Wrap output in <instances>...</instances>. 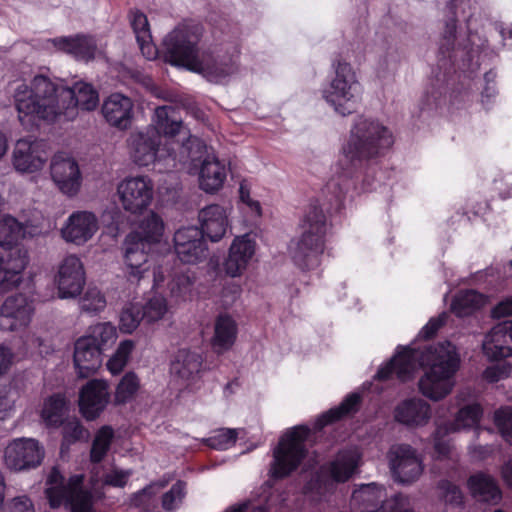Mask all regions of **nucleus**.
I'll use <instances>...</instances> for the list:
<instances>
[{"label": "nucleus", "instance_id": "obj_53", "mask_svg": "<svg viewBox=\"0 0 512 512\" xmlns=\"http://www.w3.org/2000/svg\"><path fill=\"white\" fill-rule=\"evenodd\" d=\"M105 306L106 299L96 288H89L80 300L81 310L91 314L100 312Z\"/></svg>", "mask_w": 512, "mask_h": 512}, {"label": "nucleus", "instance_id": "obj_24", "mask_svg": "<svg viewBox=\"0 0 512 512\" xmlns=\"http://www.w3.org/2000/svg\"><path fill=\"white\" fill-rule=\"evenodd\" d=\"M483 353L491 361L512 356V321L497 324L483 342Z\"/></svg>", "mask_w": 512, "mask_h": 512}, {"label": "nucleus", "instance_id": "obj_37", "mask_svg": "<svg viewBox=\"0 0 512 512\" xmlns=\"http://www.w3.org/2000/svg\"><path fill=\"white\" fill-rule=\"evenodd\" d=\"M130 22L142 54L147 59H153L157 54V49L155 45L152 44V36L147 16L140 10L131 11Z\"/></svg>", "mask_w": 512, "mask_h": 512}, {"label": "nucleus", "instance_id": "obj_39", "mask_svg": "<svg viewBox=\"0 0 512 512\" xmlns=\"http://www.w3.org/2000/svg\"><path fill=\"white\" fill-rule=\"evenodd\" d=\"M163 232L164 222L162 218L158 214L151 212L150 215L141 221L138 230L131 233H138L143 243L154 247L161 241Z\"/></svg>", "mask_w": 512, "mask_h": 512}, {"label": "nucleus", "instance_id": "obj_55", "mask_svg": "<svg viewBox=\"0 0 512 512\" xmlns=\"http://www.w3.org/2000/svg\"><path fill=\"white\" fill-rule=\"evenodd\" d=\"M186 483L179 480L172 485L169 491L162 496V508L167 511H174L185 496Z\"/></svg>", "mask_w": 512, "mask_h": 512}, {"label": "nucleus", "instance_id": "obj_28", "mask_svg": "<svg viewBox=\"0 0 512 512\" xmlns=\"http://www.w3.org/2000/svg\"><path fill=\"white\" fill-rule=\"evenodd\" d=\"M133 107L131 98L121 93H113L104 100L101 111L111 126L124 130L131 125Z\"/></svg>", "mask_w": 512, "mask_h": 512}, {"label": "nucleus", "instance_id": "obj_41", "mask_svg": "<svg viewBox=\"0 0 512 512\" xmlns=\"http://www.w3.org/2000/svg\"><path fill=\"white\" fill-rule=\"evenodd\" d=\"M113 438L114 431L110 426H103L97 431L90 450V461L92 463L98 464L103 461L110 449Z\"/></svg>", "mask_w": 512, "mask_h": 512}, {"label": "nucleus", "instance_id": "obj_6", "mask_svg": "<svg viewBox=\"0 0 512 512\" xmlns=\"http://www.w3.org/2000/svg\"><path fill=\"white\" fill-rule=\"evenodd\" d=\"M153 125L144 130L133 132L128 144L133 161L139 166L154 164L158 170L176 167L177 151L171 147L170 139L183 135L187 138L179 112L172 106H159L155 109Z\"/></svg>", "mask_w": 512, "mask_h": 512}, {"label": "nucleus", "instance_id": "obj_12", "mask_svg": "<svg viewBox=\"0 0 512 512\" xmlns=\"http://www.w3.org/2000/svg\"><path fill=\"white\" fill-rule=\"evenodd\" d=\"M45 451L32 438H18L10 442L4 451L6 466L14 471L34 469L41 465Z\"/></svg>", "mask_w": 512, "mask_h": 512}, {"label": "nucleus", "instance_id": "obj_57", "mask_svg": "<svg viewBox=\"0 0 512 512\" xmlns=\"http://www.w3.org/2000/svg\"><path fill=\"white\" fill-rule=\"evenodd\" d=\"M130 470L113 469L111 472L104 475L103 483L107 486L124 488L131 476Z\"/></svg>", "mask_w": 512, "mask_h": 512}, {"label": "nucleus", "instance_id": "obj_38", "mask_svg": "<svg viewBox=\"0 0 512 512\" xmlns=\"http://www.w3.org/2000/svg\"><path fill=\"white\" fill-rule=\"evenodd\" d=\"M484 304V297L481 293L467 289L458 292L450 305L451 311L457 317H465L480 309Z\"/></svg>", "mask_w": 512, "mask_h": 512}, {"label": "nucleus", "instance_id": "obj_29", "mask_svg": "<svg viewBox=\"0 0 512 512\" xmlns=\"http://www.w3.org/2000/svg\"><path fill=\"white\" fill-rule=\"evenodd\" d=\"M387 492L384 486L376 483L362 485L352 493L351 505L356 512H384Z\"/></svg>", "mask_w": 512, "mask_h": 512}, {"label": "nucleus", "instance_id": "obj_7", "mask_svg": "<svg viewBox=\"0 0 512 512\" xmlns=\"http://www.w3.org/2000/svg\"><path fill=\"white\" fill-rule=\"evenodd\" d=\"M392 132L379 121L360 117L350 131L343 153L350 162L384 155L393 145Z\"/></svg>", "mask_w": 512, "mask_h": 512}, {"label": "nucleus", "instance_id": "obj_33", "mask_svg": "<svg viewBox=\"0 0 512 512\" xmlns=\"http://www.w3.org/2000/svg\"><path fill=\"white\" fill-rule=\"evenodd\" d=\"M53 42L57 49L72 55L77 60L88 62L95 58L97 45L92 37L85 35L60 37Z\"/></svg>", "mask_w": 512, "mask_h": 512}, {"label": "nucleus", "instance_id": "obj_25", "mask_svg": "<svg viewBox=\"0 0 512 512\" xmlns=\"http://www.w3.org/2000/svg\"><path fill=\"white\" fill-rule=\"evenodd\" d=\"M255 249L256 242L250 234L236 237L230 246L228 257L224 262L226 274L231 277L241 275L255 254Z\"/></svg>", "mask_w": 512, "mask_h": 512}, {"label": "nucleus", "instance_id": "obj_30", "mask_svg": "<svg viewBox=\"0 0 512 512\" xmlns=\"http://www.w3.org/2000/svg\"><path fill=\"white\" fill-rule=\"evenodd\" d=\"M238 326L226 313L219 314L214 321V333L210 344L213 352L220 355L229 351L236 342Z\"/></svg>", "mask_w": 512, "mask_h": 512}, {"label": "nucleus", "instance_id": "obj_27", "mask_svg": "<svg viewBox=\"0 0 512 512\" xmlns=\"http://www.w3.org/2000/svg\"><path fill=\"white\" fill-rule=\"evenodd\" d=\"M391 470L397 481L412 483L421 475L423 466L410 445H400L391 460Z\"/></svg>", "mask_w": 512, "mask_h": 512}, {"label": "nucleus", "instance_id": "obj_13", "mask_svg": "<svg viewBox=\"0 0 512 512\" xmlns=\"http://www.w3.org/2000/svg\"><path fill=\"white\" fill-rule=\"evenodd\" d=\"M117 193L124 210L142 213L153 199V184L144 176L126 178L119 183Z\"/></svg>", "mask_w": 512, "mask_h": 512}, {"label": "nucleus", "instance_id": "obj_51", "mask_svg": "<svg viewBox=\"0 0 512 512\" xmlns=\"http://www.w3.org/2000/svg\"><path fill=\"white\" fill-rule=\"evenodd\" d=\"M167 311L165 298L154 296L145 305H141V313L144 321L153 323L160 320Z\"/></svg>", "mask_w": 512, "mask_h": 512}, {"label": "nucleus", "instance_id": "obj_59", "mask_svg": "<svg viewBox=\"0 0 512 512\" xmlns=\"http://www.w3.org/2000/svg\"><path fill=\"white\" fill-rule=\"evenodd\" d=\"M407 504L406 498L401 493H397L386 502L384 512H413L407 508Z\"/></svg>", "mask_w": 512, "mask_h": 512}, {"label": "nucleus", "instance_id": "obj_17", "mask_svg": "<svg viewBox=\"0 0 512 512\" xmlns=\"http://www.w3.org/2000/svg\"><path fill=\"white\" fill-rule=\"evenodd\" d=\"M124 247L128 280L139 281L149 271L147 263L154 247L143 243L138 233H129L125 238Z\"/></svg>", "mask_w": 512, "mask_h": 512}, {"label": "nucleus", "instance_id": "obj_45", "mask_svg": "<svg viewBox=\"0 0 512 512\" xmlns=\"http://www.w3.org/2000/svg\"><path fill=\"white\" fill-rule=\"evenodd\" d=\"M70 400L64 392H56L43 401L40 416H64L69 412Z\"/></svg>", "mask_w": 512, "mask_h": 512}, {"label": "nucleus", "instance_id": "obj_21", "mask_svg": "<svg viewBox=\"0 0 512 512\" xmlns=\"http://www.w3.org/2000/svg\"><path fill=\"white\" fill-rule=\"evenodd\" d=\"M50 173L53 181L64 194L69 196L77 194L81 186V173L74 159L55 155L51 162Z\"/></svg>", "mask_w": 512, "mask_h": 512}, {"label": "nucleus", "instance_id": "obj_20", "mask_svg": "<svg viewBox=\"0 0 512 512\" xmlns=\"http://www.w3.org/2000/svg\"><path fill=\"white\" fill-rule=\"evenodd\" d=\"M44 144L38 140L20 139L16 142L13 152V165L20 172L41 170L47 161Z\"/></svg>", "mask_w": 512, "mask_h": 512}, {"label": "nucleus", "instance_id": "obj_18", "mask_svg": "<svg viewBox=\"0 0 512 512\" xmlns=\"http://www.w3.org/2000/svg\"><path fill=\"white\" fill-rule=\"evenodd\" d=\"M33 313L32 302L24 294H16L5 299L0 308V328L15 331L26 327Z\"/></svg>", "mask_w": 512, "mask_h": 512}, {"label": "nucleus", "instance_id": "obj_9", "mask_svg": "<svg viewBox=\"0 0 512 512\" xmlns=\"http://www.w3.org/2000/svg\"><path fill=\"white\" fill-rule=\"evenodd\" d=\"M180 153L192 162L201 161L199 187L206 193H215L223 187L227 177L226 166L216 156L207 153L206 143L191 134L178 144Z\"/></svg>", "mask_w": 512, "mask_h": 512}, {"label": "nucleus", "instance_id": "obj_34", "mask_svg": "<svg viewBox=\"0 0 512 512\" xmlns=\"http://www.w3.org/2000/svg\"><path fill=\"white\" fill-rule=\"evenodd\" d=\"M360 461L359 453L344 450L340 451L332 461L325 463V465L336 483H345L356 473Z\"/></svg>", "mask_w": 512, "mask_h": 512}, {"label": "nucleus", "instance_id": "obj_46", "mask_svg": "<svg viewBox=\"0 0 512 512\" xmlns=\"http://www.w3.org/2000/svg\"><path fill=\"white\" fill-rule=\"evenodd\" d=\"M134 342L132 340H123L120 342L115 353L108 360L107 369L113 375H117L123 371L127 365L130 355L134 349Z\"/></svg>", "mask_w": 512, "mask_h": 512}, {"label": "nucleus", "instance_id": "obj_35", "mask_svg": "<svg viewBox=\"0 0 512 512\" xmlns=\"http://www.w3.org/2000/svg\"><path fill=\"white\" fill-rule=\"evenodd\" d=\"M481 418H453V421L445 426L437 424L433 432L434 451L438 459L448 458L451 452L450 444L443 436L457 432L466 426L478 425Z\"/></svg>", "mask_w": 512, "mask_h": 512}, {"label": "nucleus", "instance_id": "obj_26", "mask_svg": "<svg viewBox=\"0 0 512 512\" xmlns=\"http://www.w3.org/2000/svg\"><path fill=\"white\" fill-rule=\"evenodd\" d=\"M96 230L95 215L87 211H77L69 216L61 233L65 241L82 245L92 238Z\"/></svg>", "mask_w": 512, "mask_h": 512}, {"label": "nucleus", "instance_id": "obj_42", "mask_svg": "<svg viewBox=\"0 0 512 512\" xmlns=\"http://www.w3.org/2000/svg\"><path fill=\"white\" fill-rule=\"evenodd\" d=\"M140 388V380L133 371L125 373L118 383L115 391V402L125 404L131 401Z\"/></svg>", "mask_w": 512, "mask_h": 512}, {"label": "nucleus", "instance_id": "obj_8", "mask_svg": "<svg viewBox=\"0 0 512 512\" xmlns=\"http://www.w3.org/2000/svg\"><path fill=\"white\" fill-rule=\"evenodd\" d=\"M84 482V474H73L66 480L57 466L52 467L44 490L49 507H65L70 512H95L93 494L84 487Z\"/></svg>", "mask_w": 512, "mask_h": 512}, {"label": "nucleus", "instance_id": "obj_43", "mask_svg": "<svg viewBox=\"0 0 512 512\" xmlns=\"http://www.w3.org/2000/svg\"><path fill=\"white\" fill-rule=\"evenodd\" d=\"M362 404V394L351 392L344 397L339 405L322 412L318 416H353L360 411Z\"/></svg>", "mask_w": 512, "mask_h": 512}, {"label": "nucleus", "instance_id": "obj_36", "mask_svg": "<svg viewBox=\"0 0 512 512\" xmlns=\"http://www.w3.org/2000/svg\"><path fill=\"white\" fill-rule=\"evenodd\" d=\"M46 425L62 426L61 452L68 450L72 444L86 439L88 430L80 423L79 418H43Z\"/></svg>", "mask_w": 512, "mask_h": 512}, {"label": "nucleus", "instance_id": "obj_19", "mask_svg": "<svg viewBox=\"0 0 512 512\" xmlns=\"http://www.w3.org/2000/svg\"><path fill=\"white\" fill-rule=\"evenodd\" d=\"M110 401V392L105 380L91 379L79 391L81 416H99Z\"/></svg>", "mask_w": 512, "mask_h": 512}, {"label": "nucleus", "instance_id": "obj_48", "mask_svg": "<svg viewBox=\"0 0 512 512\" xmlns=\"http://www.w3.org/2000/svg\"><path fill=\"white\" fill-rule=\"evenodd\" d=\"M142 320L144 318L141 313V305L137 303L130 304L121 311L119 329L123 333L130 334L139 326Z\"/></svg>", "mask_w": 512, "mask_h": 512}, {"label": "nucleus", "instance_id": "obj_11", "mask_svg": "<svg viewBox=\"0 0 512 512\" xmlns=\"http://www.w3.org/2000/svg\"><path fill=\"white\" fill-rule=\"evenodd\" d=\"M333 66L335 77L329 87L323 90V97L337 113L350 115L356 111L360 84L350 63L338 60Z\"/></svg>", "mask_w": 512, "mask_h": 512}, {"label": "nucleus", "instance_id": "obj_47", "mask_svg": "<svg viewBox=\"0 0 512 512\" xmlns=\"http://www.w3.org/2000/svg\"><path fill=\"white\" fill-rule=\"evenodd\" d=\"M159 487L149 484L142 490L134 493L131 497V506L142 510L143 512H152L157 507L156 495Z\"/></svg>", "mask_w": 512, "mask_h": 512}, {"label": "nucleus", "instance_id": "obj_40", "mask_svg": "<svg viewBox=\"0 0 512 512\" xmlns=\"http://www.w3.org/2000/svg\"><path fill=\"white\" fill-rule=\"evenodd\" d=\"M25 227L10 215L0 219V246L13 250L12 247L24 237Z\"/></svg>", "mask_w": 512, "mask_h": 512}, {"label": "nucleus", "instance_id": "obj_22", "mask_svg": "<svg viewBox=\"0 0 512 512\" xmlns=\"http://www.w3.org/2000/svg\"><path fill=\"white\" fill-rule=\"evenodd\" d=\"M102 350L93 338L82 336L75 342L73 362L80 378H88L101 367Z\"/></svg>", "mask_w": 512, "mask_h": 512}, {"label": "nucleus", "instance_id": "obj_56", "mask_svg": "<svg viewBox=\"0 0 512 512\" xmlns=\"http://www.w3.org/2000/svg\"><path fill=\"white\" fill-rule=\"evenodd\" d=\"M446 322L447 315L445 313L440 314L438 317L431 318L420 330L418 337L423 340L433 339Z\"/></svg>", "mask_w": 512, "mask_h": 512}, {"label": "nucleus", "instance_id": "obj_31", "mask_svg": "<svg viewBox=\"0 0 512 512\" xmlns=\"http://www.w3.org/2000/svg\"><path fill=\"white\" fill-rule=\"evenodd\" d=\"M467 488L471 496L479 502L498 504L502 492L497 481L489 474L477 472L469 476Z\"/></svg>", "mask_w": 512, "mask_h": 512}, {"label": "nucleus", "instance_id": "obj_63", "mask_svg": "<svg viewBox=\"0 0 512 512\" xmlns=\"http://www.w3.org/2000/svg\"><path fill=\"white\" fill-rule=\"evenodd\" d=\"M13 356V352L10 348L0 345V376L9 370L12 365Z\"/></svg>", "mask_w": 512, "mask_h": 512}, {"label": "nucleus", "instance_id": "obj_1", "mask_svg": "<svg viewBox=\"0 0 512 512\" xmlns=\"http://www.w3.org/2000/svg\"><path fill=\"white\" fill-rule=\"evenodd\" d=\"M13 98L18 120L27 130L38 128L41 122L73 120L78 109L93 111L99 104V94L91 84L62 87L42 74L34 76L29 84H20Z\"/></svg>", "mask_w": 512, "mask_h": 512}, {"label": "nucleus", "instance_id": "obj_44", "mask_svg": "<svg viewBox=\"0 0 512 512\" xmlns=\"http://www.w3.org/2000/svg\"><path fill=\"white\" fill-rule=\"evenodd\" d=\"M334 484L336 482L326 465L323 464L311 475L305 485V489L318 495H324L334 488Z\"/></svg>", "mask_w": 512, "mask_h": 512}, {"label": "nucleus", "instance_id": "obj_50", "mask_svg": "<svg viewBox=\"0 0 512 512\" xmlns=\"http://www.w3.org/2000/svg\"><path fill=\"white\" fill-rule=\"evenodd\" d=\"M117 336L116 328L111 323H98L90 327L89 334L85 337L93 338L98 347L103 350V347L108 343L113 342Z\"/></svg>", "mask_w": 512, "mask_h": 512}, {"label": "nucleus", "instance_id": "obj_58", "mask_svg": "<svg viewBox=\"0 0 512 512\" xmlns=\"http://www.w3.org/2000/svg\"><path fill=\"white\" fill-rule=\"evenodd\" d=\"M239 198H240V201L242 203H244L245 205H247L256 216L261 215V212H262L261 205H260L259 201L253 200L250 197V188H249L248 184L246 183V181H242L240 183Z\"/></svg>", "mask_w": 512, "mask_h": 512}, {"label": "nucleus", "instance_id": "obj_15", "mask_svg": "<svg viewBox=\"0 0 512 512\" xmlns=\"http://www.w3.org/2000/svg\"><path fill=\"white\" fill-rule=\"evenodd\" d=\"M60 298H74L81 294L85 282V270L80 258L69 255L61 262L55 277Z\"/></svg>", "mask_w": 512, "mask_h": 512}, {"label": "nucleus", "instance_id": "obj_52", "mask_svg": "<svg viewBox=\"0 0 512 512\" xmlns=\"http://www.w3.org/2000/svg\"><path fill=\"white\" fill-rule=\"evenodd\" d=\"M437 487L442 493L445 504L453 507H462L464 505V495L458 485L443 479L438 482Z\"/></svg>", "mask_w": 512, "mask_h": 512}, {"label": "nucleus", "instance_id": "obj_5", "mask_svg": "<svg viewBox=\"0 0 512 512\" xmlns=\"http://www.w3.org/2000/svg\"><path fill=\"white\" fill-rule=\"evenodd\" d=\"M343 208L344 193L334 180L325 185L320 196L310 201L300 221L302 233L291 256L299 269L309 271L319 266L331 218Z\"/></svg>", "mask_w": 512, "mask_h": 512}, {"label": "nucleus", "instance_id": "obj_64", "mask_svg": "<svg viewBox=\"0 0 512 512\" xmlns=\"http://www.w3.org/2000/svg\"><path fill=\"white\" fill-rule=\"evenodd\" d=\"M455 416H483V407L479 403L464 406Z\"/></svg>", "mask_w": 512, "mask_h": 512}, {"label": "nucleus", "instance_id": "obj_4", "mask_svg": "<svg viewBox=\"0 0 512 512\" xmlns=\"http://www.w3.org/2000/svg\"><path fill=\"white\" fill-rule=\"evenodd\" d=\"M202 35L203 26L199 23L178 25L163 40V58L172 66L183 67L217 83L235 72L236 62L233 55L216 48L200 53Z\"/></svg>", "mask_w": 512, "mask_h": 512}, {"label": "nucleus", "instance_id": "obj_10", "mask_svg": "<svg viewBox=\"0 0 512 512\" xmlns=\"http://www.w3.org/2000/svg\"><path fill=\"white\" fill-rule=\"evenodd\" d=\"M310 428L305 425L293 427L279 440L273 452L271 473L275 479L288 477L306 457L305 442L310 435Z\"/></svg>", "mask_w": 512, "mask_h": 512}, {"label": "nucleus", "instance_id": "obj_2", "mask_svg": "<svg viewBox=\"0 0 512 512\" xmlns=\"http://www.w3.org/2000/svg\"><path fill=\"white\" fill-rule=\"evenodd\" d=\"M416 362L424 371L418 381L419 392L424 397L439 401L452 392L461 358L457 347L450 341L429 345L422 350L399 346L392 358L379 367L374 379L387 381L395 376L406 382L412 379Z\"/></svg>", "mask_w": 512, "mask_h": 512}, {"label": "nucleus", "instance_id": "obj_32", "mask_svg": "<svg viewBox=\"0 0 512 512\" xmlns=\"http://www.w3.org/2000/svg\"><path fill=\"white\" fill-rule=\"evenodd\" d=\"M203 369V357L190 349H179L171 362V373L183 381H193Z\"/></svg>", "mask_w": 512, "mask_h": 512}, {"label": "nucleus", "instance_id": "obj_23", "mask_svg": "<svg viewBox=\"0 0 512 512\" xmlns=\"http://www.w3.org/2000/svg\"><path fill=\"white\" fill-rule=\"evenodd\" d=\"M201 235L211 242L220 241L226 234L229 225L226 208L219 204H211L198 213Z\"/></svg>", "mask_w": 512, "mask_h": 512}, {"label": "nucleus", "instance_id": "obj_54", "mask_svg": "<svg viewBox=\"0 0 512 512\" xmlns=\"http://www.w3.org/2000/svg\"><path fill=\"white\" fill-rule=\"evenodd\" d=\"M237 431L235 429L222 428L206 440L207 445L214 450H226L235 444Z\"/></svg>", "mask_w": 512, "mask_h": 512}, {"label": "nucleus", "instance_id": "obj_3", "mask_svg": "<svg viewBox=\"0 0 512 512\" xmlns=\"http://www.w3.org/2000/svg\"><path fill=\"white\" fill-rule=\"evenodd\" d=\"M448 9L451 16L445 23L437 68L432 71L433 76L422 100V110L437 109L448 100L451 105H457L470 93V82L474 74L471 68L473 49L469 44L455 46L457 18L453 1L448 4Z\"/></svg>", "mask_w": 512, "mask_h": 512}, {"label": "nucleus", "instance_id": "obj_49", "mask_svg": "<svg viewBox=\"0 0 512 512\" xmlns=\"http://www.w3.org/2000/svg\"><path fill=\"white\" fill-rule=\"evenodd\" d=\"M430 405L420 398L403 400L395 409L394 416H430Z\"/></svg>", "mask_w": 512, "mask_h": 512}, {"label": "nucleus", "instance_id": "obj_60", "mask_svg": "<svg viewBox=\"0 0 512 512\" xmlns=\"http://www.w3.org/2000/svg\"><path fill=\"white\" fill-rule=\"evenodd\" d=\"M491 315L495 319L512 316V296L497 303L492 308Z\"/></svg>", "mask_w": 512, "mask_h": 512}, {"label": "nucleus", "instance_id": "obj_16", "mask_svg": "<svg viewBox=\"0 0 512 512\" xmlns=\"http://www.w3.org/2000/svg\"><path fill=\"white\" fill-rule=\"evenodd\" d=\"M29 263L27 250L17 248L0 257V295L17 289L23 281V273Z\"/></svg>", "mask_w": 512, "mask_h": 512}, {"label": "nucleus", "instance_id": "obj_61", "mask_svg": "<svg viewBox=\"0 0 512 512\" xmlns=\"http://www.w3.org/2000/svg\"><path fill=\"white\" fill-rule=\"evenodd\" d=\"M8 512H34V507L28 497H16L9 504Z\"/></svg>", "mask_w": 512, "mask_h": 512}, {"label": "nucleus", "instance_id": "obj_14", "mask_svg": "<svg viewBox=\"0 0 512 512\" xmlns=\"http://www.w3.org/2000/svg\"><path fill=\"white\" fill-rule=\"evenodd\" d=\"M173 241L175 253L182 263L194 264L206 258L208 247L197 226L178 229Z\"/></svg>", "mask_w": 512, "mask_h": 512}, {"label": "nucleus", "instance_id": "obj_62", "mask_svg": "<svg viewBox=\"0 0 512 512\" xmlns=\"http://www.w3.org/2000/svg\"><path fill=\"white\" fill-rule=\"evenodd\" d=\"M498 94L496 85L485 84L481 92V103L482 106L489 110L491 105L495 102V98Z\"/></svg>", "mask_w": 512, "mask_h": 512}]
</instances>
